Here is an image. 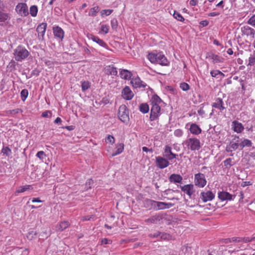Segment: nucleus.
Here are the masks:
<instances>
[{
	"mask_svg": "<svg viewBox=\"0 0 255 255\" xmlns=\"http://www.w3.org/2000/svg\"><path fill=\"white\" fill-rule=\"evenodd\" d=\"M155 163L156 166L160 169L166 168L169 165L168 159L160 156L156 157Z\"/></svg>",
	"mask_w": 255,
	"mask_h": 255,
	"instance_id": "10",
	"label": "nucleus"
},
{
	"mask_svg": "<svg viewBox=\"0 0 255 255\" xmlns=\"http://www.w3.org/2000/svg\"><path fill=\"white\" fill-rule=\"evenodd\" d=\"M93 184V181L91 179H89L87 180L86 183V186L87 189H90L91 188V185Z\"/></svg>",
	"mask_w": 255,
	"mask_h": 255,
	"instance_id": "54",
	"label": "nucleus"
},
{
	"mask_svg": "<svg viewBox=\"0 0 255 255\" xmlns=\"http://www.w3.org/2000/svg\"><path fill=\"white\" fill-rule=\"evenodd\" d=\"M194 185L200 188H203L207 184V180L204 174L198 173L194 175Z\"/></svg>",
	"mask_w": 255,
	"mask_h": 255,
	"instance_id": "7",
	"label": "nucleus"
},
{
	"mask_svg": "<svg viewBox=\"0 0 255 255\" xmlns=\"http://www.w3.org/2000/svg\"><path fill=\"white\" fill-rule=\"evenodd\" d=\"M15 9L16 12L21 16H26L29 13L28 6L25 3H18L15 6Z\"/></svg>",
	"mask_w": 255,
	"mask_h": 255,
	"instance_id": "8",
	"label": "nucleus"
},
{
	"mask_svg": "<svg viewBox=\"0 0 255 255\" xmlns=\"http://www.w3.org/2000/svg\"><path fill=\"white\" fill-rule=\"evenodd\" d=\"M255 64V51H254V53L253 54H252L250 55V56L249 58V63L247 65L248 66H253Z\"/></svg>",
	"mask_w": 255,
	"mask_h": 255,
	"instance_id": "37",
	"label": "nucleus"
},
{
	"mask_svg": "<svg viewBox=\"0 0 255 255\" xmlns=\"http://www.w3.org/2000/svg\"><path fill=\"white\" fill-rule=\"evenodd\" d=\"M169 180L170 182H171L172 183H181L182 182V181L183 180V178L179 174H171L170 176V177L169 178Z\"/></svg>",
	"mask_w": 255,
	"mask_h": 255,
	"instance_id": "24",
	"label": "nucleus"
},
{
	"mask_svg": "<svg viewBox=\"0 0 255 255\" xmlns=\"http://www.w3.org/2000/svg\"><path fill=\"white\" fill-rule=\"evenodd\" d=\"M161 103V99L157 95L152 96L150 100L151 111L149 119L150 121H153L158 119L161 115L160 104Z\"/></svg>",
	"mask_w": 255,
	"mask_h": 255,
	"instance_id": "1",
	"label": "nucleus"
},
{
	"mask_svg": "<svg viewBox=\"0 0 255 255\" xmlns=\"http://www.w3.org/2000/svg\"><path fill=\"white\" fill-rule=\"evenodd\" d=\"M198 113L200 116H203L205 114V112L203 110V108H201L199 110H198Z\"/></svg>",
	"mask_w": 255,
	"mask_h": 255,
	"instance_id": "62",
	"label": "nucleus"
},
{
	"mask_svg": "<svg viewBox=\"0 0 255 255\" xmlns=\"http://www.w3.org/2000/svg\"><path fill=\"white\" fill-rule=\"evenodd\" d=\"M243 32L244 34L249 36L251 38H255V30L253 28L249 26H245L243 28Z\"/></svg>",
	"mask_w": 255,
	"mask_h": 255,
	"instance_id": "20",
	"label": "nucleus"
},
{
	"mask_svg": "<svg viewBox=\"0 0 255 255\" xmlns=\"http://www.w3.org/2000/svg\"><path fill=\"white\" fill-rule=\"evenodd\" d=\"M219 15V13L217 12H213L209 13L208 14L209 16H218Z\"/></svg>",
	"mask_w": 255,
	"mask_h": 255,
	"instance_id": "63",
	"label": "nucleus"
},
{
	"mask_svg": "<svg viewBox=\"0 0 255 255\" xmlns=\"http://www.w3.org/2000/svg\"><path fill=\"white\" fill-rule=\"evenodd\" d=\"M213 108L219 109L220 111H222L225 109L224 106V102L221 98H217L212 105Z\"/></svg>",
	"mask_w": 255,
	"mask_h": 255,
	"instance_id": "18",
	"label": "nucleus"
},
{
	"mask_svg": "<svg viewBox=\"0 0 255 255\" xmlns=\"http://www.w3.org/2000/svg\"><path fill=\"white\" fill-rule=\"evenodd\" d=\"M116 148V151L113 153L112 154V156L113 157L121 154L123 151L124 149V144L122 143L117 144Z\"/></svg>",
	"mask_w": 255,
	"mask_h": 255,
	"instance_id": "29",
	"label": "nucleus"
},
{
	"mask_svg": "<svg viewBox=\"0 0 255 255\" xmlns=\"http://www.w3.org/2000/svg\"><path fill=\"white\" fill-rule=\"evenodd\" d=\"M208 57L211 59L214 63L222 62L223 61V58L215 54H210L208 55Z\"/></svg>",
	"mask_w": 255,
	"mask_h": 255,
	"instance_id": "27",
	"label": "nucleus"
},
{
	"mask_svg": "<svg viewBox=\"0 0 255 255\" xmlns=\"http://www.w3.org/2000/svg\"><path fill=\"white\" fill-rule=\"evenodd\" d=\"M231 241L232 242L241 243L242 242V238L234 237L231 238Z\"/></svg>",
	"mask_w": 255,
	"mask_h": 255,
	"instance_id": "56",
	"label": "nucleus"
},
{
	"mask_svg": "<svg viewBox=\"0 0 255 255\" xmlns=\"http://www.w3.org/2000/svg\"><path fill=\"white\" fill-rule=\"evenodd\" d=\"M252 145V141L248 139H244L241 143H240V147L241 149H243L245 147H250Z\"/></svg>",
	"mask_w": 255,
	"mask_h": 255,
	"instance_id": "33",
	"label": "nucleus"
},
{
	"mask_svg": "<svg viewBox=\"0 0 255 255\" xmlns=\"http://www.w3.org/2000/svg\"><path fill=\"white\" fill-rule=\"evenodd\" d=\"M87 37L89 39L92 40L93 41L98 43L100 46L105 48H107V44L102 39L99 38L98 36H95L92 34L89 33L87 34Z\"/></svg>",
	"mask_w": 255,
	"mask_h": 255,
	"instance_id": "14",
	"label": "nucleus"
},
{
	"mask_svg": "<svg viewBox=\"0 0 255 255\" xmlns=\"http://www.w3.org/2000/svg\"><path fill=\"white\" fill-rule=\"evenodd\" d=\"M189 130L191 133L195 135H198L202 132L201 128L196 124H191Z\"/></svg>",
	"mask_w": 255,
	"mask_h": 255,
	"instance_id": "22",
	"label": "nucleus"
},
{
	"mask_svg": "<svg viewBox=\"0 0 255 255\" xmlns=\"http://www.w3.org/2000/svg\"><path fill=\"white\" fill-rule=\"evenodd\" d=\"M21 100L24 101L27 98L28 94V91L26 89H23L20 93Z\"/></svg>",
	"mask_w": 255,
	"mask_h": 255,
	"instance_id": "43",
	"label": "nucleus"
},
{
	"mask_svg": "<svg viewBox=\"0 0 255 255\" xmlns=\"http://www.w3.org/2000/svg\"><path fill=\"white\" fill-rule=\"evenodd\" d=\"M173 15L175 19L180 21H183L184 20V18H183V17L178 12L175 11Z\"/></svg>",
	"mask_w": 255,
	"mask_h": 255,
	"instance_id": "39",
	"label": "nucleus"
},
{
	"mask_svg": "<svg viewBox=\"0 0 255 255\" xmlns=\"http://www.w3.org/2000/svg\"><path fill=\"white\" fill-rule=\"evenodd\" d=\"M180 88L184 91H187L190 89L189 85L185 82L181 83L180 85Z\"/></svg>",
	"mask_w": 255,
	"mask_h": 255,
	"instance_id": "45",
	"label": "nucleus"
},
{
	"mask_svg": "<svg viewBox=\"0 0 255 255\" xmlns=\"http://www.w3.org/2000/svg\"><path fill=\"white\" fill-rule=\"evenodd\" d=\"M220 74V71L219 70H212L210 72V74L213 77H217Z\"/></svg>",
	"mask_w": 255,
	"mask_h": 255,
	"instance_id": "55",
	"label": "nucleus"
},
{
	"mask_svg": "<svg viewBox=\"0 0 255 255\" xmlns=\"http://www.w3.org/2000/svg\"><path fill=\"white\" fill-rule=\"evenodd\" d=\"M139 111L143 113L146 114L149 112V107L147 103H142L139 107Z\"/></svg>",
	"mask_w": 255,
	"mask_h": 255,
	"instance_id": "31",
	"label": "nucleus"
},
{
	"mask_svg": "<svg viewBox=\"0 0 255 255\" xmlns=\"http://www.w3.org/2000/svg\"><path fill=\"white\" fill-rule=\"evenodd\" d=\"M130 83L134 88H145L147 85L141 81L138 76L131 79Z\"/></svg>",
	"mask_w": 255,
	"mask_h": 255,
	"instance_id": "12",
	"label": "nucleus"
},
{
	"mask_svg": "<svg viewBox=\"0 0 255 255\" xmlns=\"http://www.w3.org/2000/svg\"><path fill=\"white\" fill-rule=\"evenodd\" d=\"M232 128L234 131L237 133L242 132L244 129V127L243 125L241 123L236 121H234L232 122Z\"/></svg>",
	"mask_w": 255,
	"mask_h": 255,
	"instance_id": "19",
	"label": "nucleus"
},
{
	"mask_svg": "<svg viewBox=\"0 0 255 255\" xmlns=\"http://www.w3.org/2000/svg\"><path fill=\"white\" fill-rule=\"evenodd\" d=\"M180 188L182 191L188 195L190 198H192V196L195 192L194 185L192 184H187L184 186H180Z\"/></svg>",
	"mask_w": 255,
	"mask_h": 255,
	"instance_id": "9",
	"label": "nucleus"
},
{
	"mask_svg": "<svg viewBox=\"0 0 255 255\" xmlns=\"http://www.w3.org/2000/svg\"><path fill=\"white\" fill-rule=\"evenodd\" d=\"M255 241V236H253L252 237H243L242 238V242L248 243L252 242Z\"/></svg>",
	"mask_w": 255,
	"mask_h": 255,
	"instance_id": "41",
	"label": "nucleus"
},
{
	"mask_svg": "<svg viewBox=\"0 0 255 255\" xmlns=\"http://www.w3.org/2000/svg\"><path fill=\"white\" fill-rule=\"evenodd\" d=\"M90 87V83L89 81H83L82 83L81 87L83 91H85L88 89Z\"/></svg>",
	"mask_w": 255,
	"mask_h": 255,
	"instance_id": "38",
	"label": "nucleus"
},
{
	"mask_svg": "<svg viewBox=\"0 0 255 255\" xmlns=\"http://www.w3.org/2000/svg\"><path fill=\"white\" fill-rule=\"evenodd\" d=\"M112 243V241L111 240H108L106 238L103 239L102 240V244L106 245V244H110V243Z\"/></svg>",
	"mask_w": 255,
	"mask_h": 255,
	"instance_id": "58",
	"label": "nucleus"
},
{
	"mask_svg": "<svg viewBox=\"0 0 255 255\" xmlns=\"http://www.w3.org/2000/svg\"><path fill=\"white\" fill-rule=\"evenodd\" d=\"M36 157H37L38 158H39L40 159H43L46 156L45 152L43 151H38L36 153Z\"/></svg>",
	"mask_w": 255,
	"mask_h": 255,
	"instance_id": "50",
	"label": "nucleus"
},
{
	"mask_svg": "<svg viewBox=\"0 0 255 255\" xmlns=\"http://www.w3.org/2000/svg\"><path fill=\"white\" fill-rule=\"evenodd\" d=\"M61 123H62V120L61 119L58 117L57 118L55 121H54V123L55 124H59V125H61Z\"/></svg>",
	"mask_w": 255,
	"mask_h": 255,
	"instance_id": "64",
	"label": "nucleus"
},
{
	"mask_svg": "<svg viewBox=\"0 0 255 255\" xmlns=\"http://www.w3.org/2000/svg\"><path fill=\"white\" fill-rule=\"evenodd\" d=\"M13 54L14 58L16 61H21L28 57L29 52L24 47L21 46H18L14 50Z\"/></svg>",
	"mask_w": 255,
	"mask_h": 255,
	"instance_id": "4",
	"label": "nucleus"
},
{
	"mask_svg": "<svg viewBox=\"0 0 255 255\" xmlns=\"http://www.w3.org/2000/svg\"><path fill=\"white\" fill-rule=\"evenodd\" d=\"M9 14L0 10V22H5L9 19Z\"/></svg>",
	"mask_w": 255,
	"mask_h": 255,
	"instance_id": "35",
	"label": "nucleus"
},
{
	"mask_svg": "<svg viewBox=\"0 0 255 255\" xmlns=\"http://www.w3.org/2000/svg\"><path fill=\"white\" fill-rule=\"evenodd\" d=\"M198 3V0H190L189 1V4L191 5L194 6L197 5Z\"/></svg>",
	"mask_w": 255,
	"mask_h": 255,
	"instance_id": "61",
	"label": "nucleus"
},
{
	"mask_svg": "<svg viewBox=\"0 0 255 255\" xmlns=\"http://www.w3.org/2000/svg\"><path fill=\"white\" fill-rule=\"evenodd\" d=\"M115 138L113 135H108L106 138V142L110 143L112 144H113L115 143Z\"/></svg>",
	"mask_w": 255,
	"mask_h": 255,
	"instance_id": "47",
	"label": "nucleus"
},
{
	"mask_svg": "<svg viewBox=\"0 0 255 255\" xmlns=\"http://www.w3.org/2000/svg\"><path fill=\"white\" fill-rule=\"evenodd\" d=\"M113 11V9H104L101 11V15L102 17L110 15Z\"/></svg>",
	"mask_w": 255,
	"mask_h": 255,
	"instance_id": "40",
	"label": "nucleus"
},
{
	"mask_svg": "<svg viewBox=\"0 0 255 255\" xmlns=\"http://www.w3.org/2000/svg\"><path fill=\"white\" fill-rule=\"evenodd\" d=\"M111 27L113 29H116L118 26V21L115 18L113 19L111 21Z\"/></svg>",
	"mask_w": 255,
	"mask_h": 255,
	"instance_id": "52",
	"label": "nucleus"
},
{
	"mask_svg": "<svg viewBox=\"0 0 255 255\" xmlns=\"http://www.w3.org/2000/svg\"><path fill=\"white\" fill-rule=\"evenodd\" d=\"M215 197V194L211 191L202 192L200 195V198L203 202L211 201L214 199Z\"/></svg>",
	"mask_w": 255,
	"mask_h": 255,
	"instance_id": "11",
	"label": "nucleus"
},
{
	"mask_svg": "<svg viewBox=\"0 0 255 255\" xmlns=\"http://www.w3.org/2000/svg\"><path fill=\"white\" fill-rule=\"evenodd\" d=\"M92 216H86L82 217L81 218V220L83 221H85L90 220L91 219H92Z\"/></svg>",
	"mask_w": 255,
	"mask_h": 255,
	"instance_id": "57",
	"label": "nucleus"
},
{
	"mask_svg": "<svg viewBox=\"0 0 255 255\" xmlns=\"http://www.w3.org/2000/svg\"><path fill=\"white\" fill-rule=\"evenodd\" d=\"M120 75L122 79L125 80H129L132 76V73L130 71L126 69H121L120 71Z\"/></svg>",
	"mask_w": 255,
	"mask_h": 255,
	"instance_id": "23",
	"label": "nucleus"
},
{
	"mask_svg": "<svg viewBox=\"0 0 255 255\" xmlns=\"http://www.w3.org/2000/svg\"><path fill=\"white\" fill-rule=\"evenodd\" d=\"M161 218L158 215H154L151 218L145 220V222L150 223L152 224H156L160 220Z\"/></svg>",
	"mask_w": 255,
	"mask_h": 255,
	"instance_id": "30",
	"label": "nucleus"
},
{
	"mask_svg": "<svg viewBox=\"0 0 255 255\" xmlns=\"http://www.w3.org/2000/svg\"><path fill=\"white\" fill-rule=\"evenodd\" d=\"M240 147V144L238 142H231L230 144L226 147L227 152H232L235 150Z\"/></svg>",
	"mask_w": 255,
	"mask_h": 255,
	"instance_id": "28",
	"label": "nucleus"
},
{
	"mask_svg": "<svg viewBox=\"0 0 255 255\" xmlns=\"http://www.w3.org/2000/svg\"><path fill=\"white\" fill-rule=\"evenodd\" d=\"M46 27L47 24L46 23H42L37 26L36 28V31L38 33L39 37L41 36L43 37L44 36L45 33Z\"/></svg>",
	"mask_w": 255,
	"mask_h": 255,
	"instance_id": "21",
	"label": "nucleus"
},
{
	"mask_svg": "<svg viewBox=\"0 0 255 255\" xmlns=\"http://www.w3.org/2000/svg\"><path fill=\"white\" fill-rule=\"evenodd\" d=\"M32 188L31 185H27L25 186H20L18 188V189L16 191L15 194L20 193L24 192L27 190H31Z\"/></svg>",
	"mask_w": 255,
	"mask_h": 255,
	"instance_id": "32",
	"label": "nucleus"
},
{
	"mask_svg": "<svg viewBox=\"0 0 255 255\" xmlns=\"http://www.w3.org/2000/svg\"><path fill=\"white\" fill-rule=\"evenodd\" d=\"M100 8L98 6H94L91 8L89 12V15L90 16L94 17L96 16L97 13L99 11Z\"/></svg>",
	"mask_w": 255,
	"mask_h": 255,
	"instance_id": "34",
	"label": "nucleus"
},
{
	"mask_svg": "<svg viewBox=\"0 0 255 255\" xmlns=\"http://www.w3.org/2000/svg\"><path fill=\"white\" fill-rule=\"evenodd\" d=\"M53 31L54 36L62 40L64 36V32L63 30L59 26L53 27Z\"/></svg>",
	"mask_w": 255,
	"mask_h": 255,
	"instance_id": "17",
	"label": "nucleus"
},
{
	"mask_svg": "<svg viewBox=\"0 0 255 255\" xmlns=\"http://www.w3.org/2000/svg\"><path fill=\"white\" fill-rule=\"evenodd\" d=\"M148 203L156 210L169 209L173 206V204L171 203L158 202L152 200H149Z\"/></svg>",
	"mask_w": 255,
	"mask_h": 255,
	"instance_id": "5",
	"label": "nucleus"
},
{
	"mask_svg": "<svg viewBox=\"0 0 255 255\" xmlns=\"http://www.w3.org/2000/svg\"><path fill=\"white\" fill-rule=\"evenodd\" d=\"M118 117L123 123H127L129 121V113L127 107L122 105L119 107Z\"/></svg>",
	"mask_w": 255,
	"mask_h": 255,
	"instance_id": "6",
	"label": "nucleus"
},
{
	"mask_svg": "<svg viewBox=\"0 0 255 255\" xmlns=\"http://www.w3.org/2000/svg\"><path fill=\"white\" fill-rule=\"evenodd\" d=\"M52 116V113L50 111H45L42 114L41 116L43 118H50Z\"/></svg>",
	"mask_w": 255,
	"mask_h": 255,
	"instance_id": "51",
	"label": "nucleus"
},
{
	"mask_svg": "<svg viewBox=\"0 0 255 255\" xmlns=\"http://www.w3.org/2000/svg\"><path fill=\"white\" fill-rule=\"evenodd\" d=\"M188 149L191 150H198L201 147L200 141L197 138H189L186 139L183 143Z\"/></svg>",
	"mask_w": 255,
	"mask_h": 255,
	"instance_id": "3",
	"label": "nucleus"
},
{
	"mask_svg": "<svg viewBox=\"0 0 255 255\" xmlns=\"http://www.w3.org/2000/svg\"><path fill=\"white\" fill-rule=\"evenodd\" d=\"M70 224L67 221H63L56 226V230L57 231H62L69 227Z\"/></svg>",
	"mask_w": 255,
	"mask_h": 255,
	"instance_id": "26",
	"label": "nucleus"
},
{
	"mask_svg": "<svg viewBox=\"0 0 255 255\" xmlns=\"http://www.w3.org/2000/svg\"><path fill=\"white\" fill-rule=\"evenodd\" d=\"M21 112V110L20 109H14V110L10 111V113L12 114H18Z\"/></svg>",
	"mask_w": 255,
	"mask_h": 255,
	"instance_id": "59",
	"label": "nucleus"
},
{
	"mask_svg": "<svg viewBox=\"0 0 255 255\" xmlns=\"http://www.w3.org/2000/svg\"><path fill=\"white\" fill-rule=\"evenodd\" d=\"M147 58L152 63H157L162 66H168L169 64V61L161 52L150 53Z\"/></svg>",
	"mask_w": 255,
	"mask_h": 255,
	"instance_id": "2",
	"label": "nucleus"
},
{
	"mask_svg": "<svg viewBox=\"0 0 255 255\" xmlns=\"http://www.w3.org/2000/svg\"><path fill=\"white\" fill-rule=\"evenodd\" d=\"M37 12L38 8L36 5H33L30 7L29 13L32 16H36L37 15Z\"/></svg>",
	"mask_w": 255,
	"mask_h": 255,
	"instance_id": "36",
	"label": "nucleus"
},
{
	"mask_svg": "<svg viewBox=\"0 0 255 255\" xmlns=\"http://www.w3.org/2000/svg\"><path fill=\"white\" fill-rule=\"evenodd\" d=\"M163 156L168 160H172L173 158H176L177 156H178V155L173 153L172 152L171 148L170 146L166 145L164 148Z\"/></svg>",
	"mask_w": 255,
	"mask_h": 255,
	"instance_id": "16",
	"label": "nucleus"
},
{
	"mask_svg": "<svg viewBox=\"0 0 255 255\" xmlns=\"http://www.w3.org/2000/svg\"><path fill=\"white\" fill-rule=\"evenodd\" d=\"M122 96L126 100H130L133 97L134 94L128 86H126L122 90Z\"/></svg>",
	"mask_w": 255,
	"mask_h": 255,
	"instance_id": "13",
	"label": "nucleus"
},
{
	"mask_svg": "<svg viewBox=\"0 0 255 255\" xmlns=\"http://www.w3.org/2000/svg\"><path fill=\"white\" fill-rule=\"evenodd\" d=\"M159 237L162 240H169L171 238V236L169 234L164 233H160Z\"/></svg>",
	"mask_w": 255,
	"mask_h": 255,
	"instance_id": "49",
	"label": "nucleus"
},
{
	"mask_svg": "<svg viewBox=\"0 0 255 255\" xmlns=\"http://www.w3.org/2000/svg\"><path fill=\"white\" fill-rule=\"evenodd\" d=\"M218 198L222 201L225 200L231 201L233 200L235 196L230 194L229 193L226 191H221L218 193Z\"/></svg>",
	"mask_w": 255,
	"mask_h": 255,
	"instance_id": "15",
	"label": "nucleus"
},
{
	"mask_svg": "<svg viewBox=\"0 0 255 255\" xmlns=\"http://www.w3.org/2000/svg\"><path fill=\"white\" fill-rule=\"evenodd\" d=\"M232 159L231 158H228L226 159L223 162L224 166H226L227 168L230 167L233 165L232 164Z\"/></svg>",
	"mask_w": 255,
	"mask_h": 255,
	"instance_id": "46",
	"label": "nucleus"
},
{
	"mask_svg": "<svg viewBox=\"0 0 255 255\" xmlns=\"http://www.w3.org/2000/svg\"><path fill=\"white\" fill-rule=\"evenodd\" d=\"M200 24L202 25L203 26H206L209 24V22L206 20H202L200 21Z\"/></svg>",
	"mask_w": 255,
	"mask_h": 255,
	"instance_id": "60",
	"label": "nucleus"
},
{
	"mask_svg": "<svg viewBox=\"0 0 255 255\" xmlns=\"http://www.w3.org/2000/svg\"><path fill=\"white\" fill-rule=\"evenodd\" d=\"M105 72L108 75L116 76L118 74L116 68L113 66H107L105 68Z\"/></svg>",
	"mask_w": 255,
	"mask_h": 255,
	"instance_id": "25",
	"label": "nucleus"
},
{
	"mask_svg": "<svg viewBox=\"0 0 255 255\" xmlns=\"http://www.w3.org/2000/svg\"><path fill=\"white\" fill-rule=\"evenodd\" d=\"M174 134L177 137H181L183 135V131L180 129H177L174 131Z\"/></svg>",
	"mask_w": 255,
	"mask_h": 255,
	"instance_id": "53",
	"label": "nucleus"
},
{
	"mask_svg": "<svg viewBox=\"0 0 255 255\" xmlns=\"http://www.w3.org/2000/svg\"><path fill=\"white\" fill-rule=\"evenodd\" d=\"M248 23L254 27H255V14L252 16L248 21Z\"/></svg>",
	"mask_w": 255,
	"mask_h": 255,
	"instance_id": "48",
	"label": "nucleus"
},
{
	"mask_svg": "<svg viewBox=\"0 0 255 255\" xmlns=\"http://www.w3.org/2000/svg\"><path fill=\"white\" fill-rule=\"evenodd\" d=\"M109 26L106 24H103L101 26V31L100 33L103 32L104 34H107L109 32Z\"/></svg>",
	"mask_w": 255,
	"mask_h": 255,
	"instance_id": "44",
	"label": "nucleus"
},
{
	"mask_svg": "<svg viewBox=\"0 0 255 255\" xmlns=\"http://www.w3.org/2000/svg\"><path fill=\"white\" fill-rule=\"evenodd\" d=\"M1 152L3 154L6 156H9L11 154V149L7 146L3 147L1 150Z\"/></svg>",
	"mask_w": 255,
	"mask_h": 255,
	"instance_id": "42",
	"label": "nucleus"
}]
</instances>
